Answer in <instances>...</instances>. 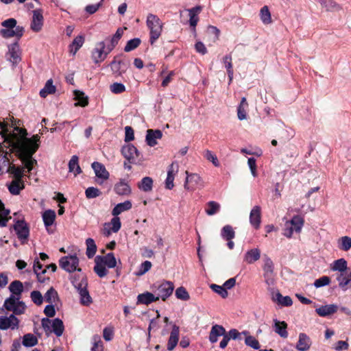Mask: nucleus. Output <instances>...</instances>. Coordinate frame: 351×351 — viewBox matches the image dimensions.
Instances as JSON below:
<instances>
[{"label":"nucleus","instance_id":"2","mask_svg":"<svg viewBox=\"0 0 351 351\" xmlns=\"http://www.w3.org/2000/svg\"><path fill=\"white\" fill-rule=\"evenodd\" d=\"M19 121L12 120L10 127L13 128V131L10 132L8 128L9 123L8 122L0 121V134L4 138V142L8 144V147H11L10 143L12 141L16 142L17 141H22L27 135V132L25 129L20 128Z\"/></svg>","mask_w":351,"mask_h":351},{"label":"nucleus","instance_id":"5","mask_svg":"<svg viewBox=\"0 0 351 351\" xmlns=\"http://www.w3.org/2000/svg\"><path fill=\"white\" fill-rule=\"evenodd\" d=\"M304 223L303 217L300 215L293 216L291 220L285 222L283 235L287 238H291L293 232L300 233Z\"/></svg>","mask_w":351,"mask_h":351},{"label":"nucleus","instance_id":"43","mask_svg":"<svg viewBox=\"0 0 351 351\" xmlns=\"http://www.w3.org/2000/svg\"><path fill=\"white\" fill-rule=\"evenodd\" d=\"M273 300L283 306H290L293 304L292 299L289 296H283L280 293L278 292L273 297Z\"/></svg>","mask_w":351,"mask_h":351},{"label":"nucleus","instance_id":"46","mask_svg":"<svg viewBox=\"0 0 351 351\" xmlns=\"http://www.w3.org/2000/svg\"><path fill=\"white\" fill-rule=\"evenodd\" d=\"M56 90V88L53 84V80L50 79L47 81L44 88L40 90V95L41 97L45 98L48 95L54 93Z\"/></svg>","mask_w":351,"mask_h":351},{"label":"nucleus","instance_id":"54","mask_svg":"<svg viewBox=\"0 0 351 351\" xmlns=\"http://www.w3.org/2000/svg\"><path fill=\"white\" fill-rule=\"evenodd\" d=\"M221 235L223 239L230 241L234 238L235 232L231 226L226 225L222 228Z\"/></svg>","mask_w":351,"mask_h":351},{"label":"nucleus","instance_id":"3","mask_svg":"<svg viewBox=\"0 0 351 351\" xmlns=\"http://www.w3.org/2000/svg\"><path fill=\"white\" fill-rule=\"evenodd\" d=\"M146 24L149 31V42L153 45L161 36L164 23L158 16L149 14L147 16Z\"/></svg>","mask_w":351,"mask_h":351},{"label":"nucleus","instance_id":"26","mask_svg":"<svg viewBox=\"0 0 351 351\" xmlns=\"http://www.w3.org/2000/svg\"><path fill=\"white\" fill-rule=\"evenodd\" d=\"M338 310L337 305L335 304L321 306L315 309V312L321 317H326L335 313Z\"/></svg>","mask_w":351,"mask_h":351},{"label":"nucleus","instance_id":"52","mask_svg":"<svg viewBox=\"0 0 351 351\" xmlns=\"http://www.w3.org/2000/svg\"><path fill=\"white\" fill-rule=\"evenodd\" d=\"M86 256L88 258H93L96 252H97V246L95 243V241L93 239L88 238L86 240Z\"/></svg>","mask_w":351,"mask_h":351},{"label":"nucleus","instance_id":"40","mask_svg":"<svg viewBox=\"0 0 351 351\" xmlns=\"http://www.w3.org/2000/svg\"><path fill=\"white\" fill-rule=\"evenodd\" d=\"M79 158L77 156L74 155L71 157L69 162V171L73 173L74 176L80 174L82 172L81 168L78 162Z\"/></svg>","mask_w":351,"mask_h":351},{"label":"nucleus","instance_id":"16","mask_svg":"<svg viewBox=\"0 0 351 351\" xmlns=\"http://www.w3.org/2000/svg\"><path fill=\"white\" fill-rule=\"evenodd\" d=\"M123 156L130 162H136L139 157V152L132 144H127L121 149Z\"/></svg>","mask_w":351,"mask_h":351},{"label":"nucleus","instance_id":"50","mask_svg":"<svg viewBox=\"0 0 351 351\" xmlns=\"http://www.w3.org/2000/svg\"><path fill=\"white\" fill-rule=\"evenodd\" d=\"M330 268L332 271H338L341 274L347 269V261L344 258H339L333 262Z\"/></svg>","mask_w":351,"mask_h":351},{"label":"nucleus","instance_id":"13","mask_svg":"<svg viewBox=\"0 0 351 351\" xmlns=\"http://www.w3.org/2000/svg\"><path fill=\"white\" fill-rule=\"evenodd\" d=\"M8 51L7 56H8V60L12 64L19 63L21 58V51L18 42H14L8 45Z\"/></svg>","mask_w":351,"mask_h":351},{"label":"nucleus","instance_id":"62","mask_svg":"<svg viewBox=\"0 0 351 351\" xmlns=\"http://www.w3.org/2000/svg\"><path fill=\"white\" fill-rule=\"evenodd\" d=\"M92 341L93 346L91 348V351H103V343L99 335H94L92 338Z\"/></svg>","mask_w":351,"mask_h":351},{"label":"nucleus","instance_id":"45","mask_svg":"<svg viewBox=\"0 0 351 351\" xmlns=\"http://www.w3.org/2000/svg\"><path fill=\"white\" fill-rule=\"evenodd\" d=\"M248 107V104L247 102L246 98L243 97L241 99V103L237 108V116L239 120H244L247 118V109Z\"/></svg>","mask_w":351,"mask_h":351},{"label":"nucleus","instance_id":"9","mask_svg":"<svg viewBox=\"0 0 351 351\" xmlns=\"http://www.w3.org/2000/svg\"><path fill=\"white\" fill-rule=\"evenodd\" d=\"M59 263L61 268L69 273L75 270L81 271L80 268H77L79 259L76 256L62 257L59 261Z\"/></svg>","mask_w":351,"mask_h":351},{"label":"nucleus","instance_id":"28","mask_svg":"<svg viewBox=\"0 0 351 351\" xmlns=\"http://www.w3.org/2000/svg\"><path fill=\"white\" fill-rule=\"evenodd\" d=\"M261 258V251L258 248H252L246 252L243 261L247 264H252Z\"/></svg>","mask_w":351,"mask_h":351},{"label":"nucleus","instance_id":"22","mask_svg":"<svg viewBox=\"0 0 351 351\" xmlns=\"http://www.w3.org/2000/svg\"><path fill=\"white\" fill-rule=\"evenodd\" d=\"M261 219V207L259 206H255L250 211V222L254 228L258 229L260 227Z\"/></svg>","mask_w":351,"mask_h":351},{"label":"nucleus","instance_id":"4","mask_svg":"<svg viewBox=\"0 0 351 351\" xmlns=\"http://www.w3.org/2000/svg\"><path fill=\"white\" fill-rule=\"evenodd\" d=\"M151 289L156 296L157 300L161 299L165 301L172 294L174 285L170 281H163L154 284Z\"/></svg>","mask_w":351,"mask_h":351},{"label":"nucleus","instance_id":"38","mask_svg":"<svg viewBox=\"0 0 351 351\" xmlns=\"http://www.w3.org/2000/svg\"><path fill=\"white\" fill-rule=\"evenodd\" d=\"M201 10L202 8L200 6H196L187 10L189 12V15L190 18V25L193 28H195L197 24V22L199 21L198 14L200 13Z\"/></svg>","mask_w":351,"mask_h":351},{"label":"nucleus","instance_id":"35","mask_svg":"<svg viewBox=\"0 0 351 351\" xmlns=\"http://www.w3.org/2000/svg\"><path fill=\"white\" fill-rule=\"evenodd\" d=\"M97 261H101V263L107 266L108 268H114L116 267L117 261L112 253H108L106 256H97Z\"/></svg>","mask_w":351,"mask_h":351},{"label":"nucleus","instance_id":"14","mask_svg":"<svg viewBox=\"0 0 351 351\" xmlns=\"http://www.w3.org/2000/svg\"><path fill=\"white\" fill-rule=\"evenodd\" d=\"M14 229L19 240L24 243L27 239L29 230L27 225L23 221H17L14 226Z\"/></svg>","mask_w":351,"mask_h":351},{"label":"nucleus","instance_id":"33","mask_svg":"<svg viewBox=\"0 0 351 351\" xmlns=\"http://www.w3.org/2000/svg\"><path fill=\"white\" fill-rule=\"evenodd\" d=\"M114 191L119 195H128L131 193V189L126 182L120 180L114 185Z\"/></svg>","mask_w":351,"mask_h":351},{"label":"nucleus","instance_id":"11","mask_svg":"<svg viewBox=\"0 0 351 351\" xmlns=\"http://www.w3.org/2000/svg\"><path fill=\"white\" fill-rule=\"evenodd\" d=\"M19 324V320L14 314L9 317L0 316V330H5L9 328L14 330L18 328Z\"/></svg>","mask_w":351,"mask_h":351},{"label":"nucleus","instance_id":"42","mask_svg":"<svg viewBox=\"0 0 351 351\" xmlns=\"http://www.w3.org/2000/svg\"><path fill=\"white\" fill-rule=\"evenodd\" d=\"M337 280L339 282V286L341 289L346 290L348 287H351V272L348 276L343 273L340 274L337 276Z\"/></svg>","mask_w":351,"mask_h":351},{"label":"nucleus","instance_id":"21","mask_svg":"<svg viewBox=\"0 0 351 351\" xmlns=\"http://www.w3.org/2000/svg\"><path fill=\"white\" fill-rule=\"evenodd\" d=\"M322 9L326 12H334L340 11L342 8L335 0H317Z\"/></svg>","mask_w":351,"mask_h":351},{"label":"nucleus","instance_id":"41","mask_svg":"<svg viewBox=\"0 0 351 351\" xmlns=\"http://www.w3.org/2000/svg\"><path fill=\"white\" fill-rule=\"evenodd\" d=\"M123 34V29L119 28L111 38H106V40H110V44L107 45V49H108V51H111L115 47L119 40L121 38Z\"/></svg>","mask_w":351,"mask_h":351},{"label":"nucleus","instance_id":"30","mask_svg":"<svg viewBox=\"0 0 351 351\" xmlns=\"http://www.w3.org/2000/svg\"><path fill=\"white\" fill-rule=\"evenodd\" d=\"M274 331L282 338H287L288 337V332L287 330V324L284 321H278L274 319Z\"/></svg>","mask_w":351,"mask_h":351},{"label":"nucleus","instance_id":"64","mask_svg":"<svg viewBox=\"0 0 351 351\" xmlns=\"http://www.w3.org/2000/svg\"><path fill=\"white\" fill-rule=\"evenodd\" d=\"M85 194L87 198L91 199L99 197L101 194V192L99 189L91 186L86 189Z\"/></svg>","mask_w":351,"mask_h":351},{"label":"nucleus","instance_id":"60","mask_svg":"<svg viewBox=\"0 0 351 351\" xmlns=\"http://www.w3.org/2000/svg\"><path fill=\"white\" fill-rule=\"evenodd\" d=\"M57 298V291L52 287L50 288L44 295V300L50 304L55 302Z\"/></svg>","mask_w":351,"mask_h":351},{"label":"nucleus","instance_id":"57","mask_svg":"<svg viewBox=\"0 0 351 351\" xmlns=\"http://www.w3.org/2000/svg\"><path fill=\"white\" fill-rule=\"evenodd\" d=\"M74 94L75 99L77 101V102L75 104V106L85 107L88 105V98L87 97L84 96V94L82 92L75 90Z\"/></svg>","mask_w":351,"mask_h":351},{"label":"nucleus","instance_id":"39","mask_svg":"<svg viewBox=\"0 0 351 351\" xmlns=\"http://www.w3.org/2000/svg\"><path fill=\"white\" fill-rule=\"evenodd\" d=\"M43 219L47 231L49 232V227L53 223L56 219L55 211L53 210L45 211L43 214Z\"/></svg>","mask_w":351,"mask_h":351},{"label":"nucleus","instance_id":"1","mask_svg":"<svg viewBox=\"0 0 351 351\" xmlns=\"http://www.w3.org/2000/svg\"><path fill=\"white\" fill-rule=\"evenodd\" d=\"M39 141L40 136L36 134L31 138H24L22 141L10 143L11 147L16 150L19 158L23 165L22 168L24 172L25 169L27 172H30L34 166L37 165V160L32 156L39 147Z\"/></svg>","mask_w":351,"mask_h":351},{"label":"nucleus","instance_id":"36","mask_svg":"<svg viewBox=\"0 0 351 351\" xmlns=\"http://www.w3.org/2000/svg\"><path fill=\"white\" fill-rule=\"evenodd\" d=\"M9 289L12 293L10 296L18 297L21 298V293L23 291V285L19 280L12 282L9 286Z\"/></svg>","mask_w":351,"mask_h":351},{"label":"nucleus","instance_id":"49","mask_svg":"<svg viewBox=\"0 0 351 351\" xmlns=\"http://www.w3.org/2000/svg\"><path fill=\"white\" fill-rule=\"evenodd\" d=\"M42 267L43 265L39 260L36 258L34 263V271L37 276L38 280L40 282H44L45 278L43 277V274L46 272V269H42Z\"/></svg>","mask_w":351,"mask_h":351},{"label":"nucleus","instance_id":"51","mask_svg":"<svg viewBox=\"0 0 351 351\" xmlns=\"http://www.w3.org/2000/svg\"><path fill=\"white\" fill-rule=\"evenodd\" d=\"M95 265L94 267V271L100 278H103L107 275L108 271L101 261H97V256L95 258Z\"/></svg>","mask_w":351,"mask_h":351},{"label":"nucleus","instance_id":"34","mask_svg":"<svg viewBox=\"0 0 351 351\" xmlns=\"http://www.w3.org/2000/svg\"><path fill=\"white\" fill-rule=\"evenodd\" d=\"M9 192L14 195H17L25 188L23 180H12L8 186Z\"/></svg>","mask_w":351,"mask_h":351},{"label":"nucleus","instance_id":"17","mask_svg":"<svg viewBox=\"0 0 351 351\" xmlns=\"http://www.w3.org/2000/svg\"><path fill=\"white\" fill-rule=\"evenodd\" d=\"M179 166L176 162H172L168 167L167 176L165 180V187L167 189H172L174 186L173 180L178 172Z\"/></svg>","mask_w":351,"mask_h":351},{"label":"nucleus","instance_id":"15","mask_svg":"<svg viewBox=\"0 0 351 351\" xmlns=\"http://www.w3.org/2000/svg\"><path fill=\"white\" fill-rule=\"evenodd\" d=\"M43 26V16L41 9L33 11L32 20L30 25L31 29L34 32H40Z\"/></svg>","mask_w":351,"mask_h":351},{"label":"nucleus","instance_id":"53","mask_svg":"<svg viewBox=\"0 0 351 351\" xmlns=\"http://www.w3.org/2000/svg\"><path fill=\"white\" fill-rule=\"evenodd\" d=\"M138 186L141 190L145 192L151 191L153 186V180L150 177H145L141 180Z\"/></svg>","mask_w":351,"mask_h":351},{"label":"nucleus","instance_id":"10","mask_svg":"<svg viewBox=\"0 0 351 351\" xmlns=\"http://www.w3.org/2000/svg\"><path fill=\"white\" fill-rule=\"evenodd\" d=\"M186 178L184 187L188 191H194L196 188L203 186V181L199 175L197 173H189L186 171Z\"/></svg>","mask_w":351,"mask_h":351},{"label":"nucleus","instance_id":"27","mask_svg":"<svg viewBox=\"0 0 351 351\" xmlns=\"http://www.w3.org/2000/svg\"><path fill=\"white\" fill-rule=\"evenodd\" d=\"M92 168L97 178L104 180L108 179L109 173L104 165L98 162H94L92 163Z\"/></svg>","mask_w":351,"mask_h":351},{"label":"nucleus","instance_id":"20","mask_svg":"<svg viewBox=\"0 0 351 351\" xmlns=\"http://www.w3.org/2000/svg\"><path fill=\"white\" fill-rule=\"evenodd\" d=\"M162 133L160 130H147L146 134V142L150 147H154L158 144L157 140L160 139Z\"/></svg>","mask_w":351,"mask_h":351},{"label":"nucleus","instance_id":"6","mask_svg":"<svg viewBox=\"0 0 351 351\" xmlns=\"http://www.w3.org/2000/svg\"><path fill=\"white\" fill-rule=\"evenodd\" d=\"M18 297L10 296L4 302L5 308L9 311H12L15 315L23 314L26 309V305Z\"/></svg>","mask_w":351,"mask_h":351},{"label":"nucleus","instance_id":"23","mask_svg":"<svg viewBox=\"0 0 351 351\" xmlns=\"http://www.w3.org/2000/svg\"><path fill=\"white\" fill-rule=\"evenodd\" d=\"M179 327L176 325H173L167 343L168 350L172 351L177 346L179 340Z\"/></svg>","mask_w":351,"mask_h":351},{"label":"nucleus","instance_id":"12","mask_svg":"<svg viewBox=\"0 0 351 351\" xmlns=\"http://www.w3.org/2000/svg\"><path fill=\"white\" fill-rule=\"evenodd\" d=\"M274 265L273 261L269 257H265L263 265L264 277L265 279V282L268 285H272L274 282Z\"/></svg>","mask_w":351,"mask_h":351},{"label":"nucleus","instance_id":"48","mask_svg":"<svg viewBox=\"0 0 351 351\" xmlns=\"http://www.w3.org/2000/svg\"><path fill=\"white\" fill-rule=\"evenodd\" d=\"M64 327L63 322L61 319L56 318L52 322V332H53L57 337H60L64 332Z\"/></svg>","mask_w":351,"mask_h":351},{"label":"nucleus","instance_id":"19","mask_svg":"<svg viewBox=\"0 0 351 351\" xmlns=\"http://www.w3.org/2000/svg\"><path fill=\"white\" fill-rule=\"evenodd\" d=\"M311 344L312 341L310 337L305 333L301 332L299 334L298 341L295 348L299 351H308Z\"/></svg>","mask_w":351,"mask_h":351},{"label":"nucleus","instance_id":"56","mask_svg":"<svg viewBox=\"0 0 351 351\" xmlns=\"http://www.w3.org/2000/svg\"><path fill=\"white\" fill-rule=\"evenodd\" d=\"M206 206L205 211L208 215H213L219 211L220 204L215 201L208 202Z\"/></svg>","mask_w":351,"mask_h":351},{"label":"nucleus","instance_id":"31","mask_svg":"<svg viewBox=\"0 0 351 351\" xmlns=\"http://www.w3.org/2000/svg\"><path fill=\"white\" fill-rule=\"evenodd\" d=\"M158 301L157 298L155 294L150 292H145L141 293L137 297V304H143L145 305H148L152 302Z\"/></svg>","mask_w":351,"mask_h":351},{"label":"nucleus","instance_id":"29","mask_svg":"<svg viewBox=\"0 0 351 351\" xmlns=\"http://www.w3.org/2000/svg\"><path fill=\"white\" fill-rule=\"evenodd\" d=\"M110 67L114 74L117 75H121L125 72L128 68V64L122 60H117L114 59L111 62Z\"/></svg>","mask_w":351,"mask_h":351},{"label":"nucleus","instance_id":"47","mask_svg":"<svg viewBox=\"0 0 351 351\" xmlns=\"http://www.w3.org/2000/svg\"><path fill=\"white\" fill-rule=\"evenodd\" d=\"M337 247L340 250L347 252L351 249V237L343 236L337 240Z\"/></svg>","mask_w":351,"mask_h":351},{"label":"nucleus","instance_id":"61","mask_svg":"<svg viewBox=\"0 0 351 351\" xmlns=\"http://www.w3.org/2000/svg\"><path fill=\"white\" fill-rule=\"evenodd\" d=\"M176 298L179 300L186 301L189 300L190 296L186 289L183 287H178L175 292Z\"/></svg>","mask_w":351,"mask_h":351},{"label":"nucleus","instance_id":"63","mask_svg":"<svg viewBox=\"0 0 351 351\" xmlns=\"http://www.w3.org/2000/svg\"><path fill=\"white\" fill-rule=\"evenodd\" d=\"M141 44V40L138 38H133L128 41L125 46L124 51L126 52L131 51L137 48Z\"/></svg>","mask_w":351,"mask_h":351},{"label":"nucleus","instance_id":"32","mask_svg":"<svg viewBox=\"0 0 351 351\" xmlns=\"http://www.w3.org/2000/svg\"><path fill=\"white\" fill-rule=\"evenodd\" d=\"M7 172L12 174L14 180H23L24 176V169L21 167H16L13 164H10L7 169Z\"/></svg>","mask_w":351,"mask_h":351},{"label":"nucleus","instance_id":"8","mask_svg":"<svg viewBox=\"0 0 351 351\" xmlns=\"http://www.w3.org/2000/svg\"><path fill=\"white\" fill-rule=\"evenodd\" d=\"M110 52V51H108L107 49V45L105 42L101 41L95 45L91 53V58L95 64H99L106 58Z\"/></svg>","mask_w":351,"mask_h":351},{"label":"nucleus","instance_id":"58","mask_svg":"<svg viewBox=\"0 0 351 351\" xmlns=\"http://www.w3.org/2000/svg\"><path fill=\"white\" fill-rule=\"evenodd\" d=\"M204 157L208 161L211 162L215 167H219L220 163L219 160L213 152L209 149H206L204 152Z\"/></svg>","mask_w":351,"mask_h":351},{"label":"nucleus","instance_id":"25","mask_svg":"<svg viewBox=\"0 0 351 351\" xmlns=\"http://www.w3.org/2000/svg\"><path fill=\"white\" fill-rule=\"evenodd\" d=\"M226 333L225 328L218 324L212 326L209 334V341L211 343H216L218 341V337L223 336Z\"/></svg>","mask_w":351,"mask_h":351},{"label":"nucleus","instance_id":"24","mask_svg":"<svg viewBox=\"0 0 351 351\" xmlns=\"http://www.w3.org/2000/svg\"><path fill=\"white\" fill-rule=\"evenodd\" d=\"M24 33V28L22 26H17L16 28L10 29H1L0 34L1 35L5 38H12V37H17L20 38L22 37Z\"/></svg>","mask_w":351,"mask_h":351},{"label":"nucleus","instance_id":"55","mask_svg":"<svg viewBox=\"0 0 351 351\" xmlns=\"http://www.w3.org/2000/svg\"><path fill=\"white\" fill-rule=\"evenodd\" d=\"M261 20L265 25L270 24L272 22L271 13L267 5L263 6L260 11Z\"/></svg>","mask_w":351,"mask_h":351},{"label":"nucleus","instance_id":"59","mask_svg":"<svg viewBox=\"0 0 351 351\" xmlns=\"http://www.w3.org/2000/svg\"><path fill=\"white\" fill-rule=\"evenodd\" d=\"M38 343L37 338L32 334H27L23 336V344L26 347H32Z\"/></svg>","mask_w":351,"mask_h":351},{"label":"nucleus","instance_id":"37","mask_svg":"<svg viewBox=\"0 0 351 351\" xmlns=\"http://www.w3.org/2000/svg\"><path fill=\"white\" fill-rule=\"evenodd\" d=\"M132 202L130 200H126L124 202L119 203L112 209V215L114 217L118 216L121 213L129 210L132 208Z\"/></svg>","mask_w":351,"mask_h":351},{"label":"nucleus","instance_id":"7","mask_svg":"<svg viewBox=\"0 0 351 351\" xmlns=\"http://www.w3.org/2000/svg\"><path fill=\"white\" fill-rule=\"evenodd\" d=\"M74 287L77 289L80 295V302L83 305L88 306L92 303L91 297L87 290V281L85 278H82L78 282L75 280H73Z\"/></svg>","mask_w":351,"mask_h":351},{"label":"nucleus","instance_id":"18","mask_svg":"<svg viewBox=\"0 0 351 351\" xmlns=\"http://www.w3.org/2000/svg\"><path fill=\"white\" fill-rule=\"evenodd\" d=\"M13 149L12 147L9 152L5 150L2 145L0 144V173L3 172L4 167H8L10 165V160L12 156Z\"/></svg>","mask_w":351,"mask_h":351},{"label":"nucleus","instance_id":"44","mask_svg":"<svg viewBox=\"0 0 351 351\" xmlns=\"http://www.w3.org/2000/svg\"><path fill=\"white\" fill-rule=\"evenodd\" d=\"M10 215V210L5 209L3 203L0 199V226L5 227L7 225V222L11 217H8Z\"/></svg>","mask_w":351,"mask_h":351}]
</instances>
